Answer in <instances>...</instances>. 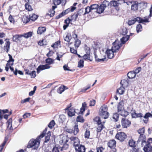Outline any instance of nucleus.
<instances>
[{"mask_svg":"<svg viewBox=\"0 0 152 152\" xmlns=\"http://www.w3.org/2000/svg\"><path fill=\"white\" fill-rule=\"evenodd\" d=\"M152 117V114H151L150 113H146L145 115L143 116L145 119H143L142 120L146 124H147L148 121L149 117Z\"/></svg>","mask_w":152,"mask_h":152,"instance_id":"393cba45","label":"nucleus"},{"mask_svg":"<svg viewBox=\"0 0 152 152\" xmlns=\"http://www.w3.org/2000/svg\"><path fill=\"white\" fill-rule=\"evenodd\" d=\"M83 59L85 61L89 60L90 61H92V58H90V53H86L83 56Z\"/></svg>","mask_w":152,"mask_h":152,"instance_id":"ea45409f","label":"nucleus"},{"mask_svg":"<svg viewBox=\"0 0 152 152\" xmlns=\"http://www.w3.org/2000/svg\"><path fill=\"white\" fill-rule=\"evenodd\" d=\"M8 56H9V59L8 60V61H7V63H13L14 60L13 59L12 56L10 54H8Z\"/></svg>","mask_w":152,"mask_h":152,"instance_id":"338daca9","label":"nucleus"},{"mask_svg":"<svg viewBox=\"0 0 152 152\" xmlns=\"http://www.w3.org/2000/svg\"><path fill=\"white\" fill-rule=\"evenodd\" d=\"M132 118H142L143 117V114L141 113H137L135 110H133V112L131 113Z\"/></svg>","mask_w":152,"mask_h":152,"instance_id":"5701e85b","label":"nucleus"},{"mask_svg":"<svg viewBox=\"0 0 152 152\" xmlns=\"http://www.w3.org/2000/svg\"><path fill=\"white\" fill-rule=\"evenodd\" d=\"M108 107L106 105L104 104L100 108L99 114V115L104 119L108 118L109 116V114L107 112Z\"/></svg>","mask_w":152,"mask_h":152,"instance_id":"20e7f679","label":"nucleus"},{"mask_svg":"<svg viewBox=\"0 0 152 152\" xmlns=\"http://www.w3.org/2000/svg\"><path fill=\"white\" fill-rule=\"evenodd\" d=\"M110 3L111 6L115 7L117 11L119 10V8L118 7L119 3H118L117 1H110Z\"/></svg>","mask_w":152,"mask_h":152,"instance_id":"2f4dec72","label":"nucleus"},{"mask_svg":"<svg viewBox=\"0 0 152 152\" xmlns=\"http://www.w3.org/2000/svg\"><path fill=\"white\" fill-rule=\"evenodd\" d=\"M78 13V14H74L72 15L70 18V20L72 21H75L77 19V18Z\"/></svg>","mask_w":152,"mask_h":152,"instance_id":"49530a36","label":"nucleus"},{"mask_svg":"<svg viewBox=\"0 0 152 152\" xmlns=\"http://www.w3.org/2000/svg\"><path fill=\"white\" fill-rule=\"evenodd\" d=\"M129 146L132 148L137 147L136 142L133 139H130L128 142Z\"/></svg>","mask_w":152,"mask_h":152,"instance_id":"c85d7f7f","label":"nucleus"},{"mask_svg":"<svg viewBox=\"0 0 152 152\" xmlns=\"http://www.w3.org/2000/svg\"><path fill=\"white\" fill-rule=\"evenodd\" d=\"M109 4L110 2L106 0H104L101 5L105 8L106 7L109 6Z\"/></svg>","mask_w":152,"mask_h":152,"instance_id":"6e6d98bb","label":"nucleus"},{"mask_svg":"<svg viewBox=\"0 0 152 152\" xmlns=\"http://www.w3.org/2000/svg\"><path fill=\"white\" fill-rule=\"evenodd\" d=\"M125 91V88L123 86H121L117 90V92L120 95L124 94Z\"/></svg>","mask_w":152,"mask_h":152,"instance_id":"e433bc0d","label":"nucleus"},{"mask_svg":"<svg viewBox=\"0 0 152 152\" xmlns=\"http://www.w3.org/2000/svg\"><path fill=\"white\" fill-rule=\"evenodd\" d=\"M51 132L50 131H49L48 133L45 134V139L44 142L45 143H47L50 140H52V142H53V140H55V137L54 136H52L53 137L52 140L51 139H50V137L51 136Z\"/></svg>","mask_w":152,"mask_h":152,"instance_id":"4468645a","label":"nucleus"},{"mask_svg":"<svg viewBox=\"0 0 152 152\" xmlns=\"http://www.w3.org/2000/svg\"><path fill=\"white\" fill-rule=\"evenodd\" d=\"M36 72L35 71L33 70L29 73V75L31 76V77L32 78H34L36 76Z\"/></svg>","mask_w":152,"mask_h":152,"instance_id":"e2e57ef3","label":"nucleus"},{"mask_svg":"<svg viewBox=\"0 0 152 152\" xmlns=\"http://www.w3.org/2000/svg\"><path fill=\"white\" fill-rule=\"evenodd\" d=\"M90 7L92 10H96L98 8V5L97 4H93L90 6Z\"/></svg>","mask_w":152,"mask_h":152,"instance_id":"69168bd1","label":"nucleus"},{"mask_svg":"<svg viewBox=\"0 0 152 152\" xmlns=\"http://www.w3.org/2000/svg\"><path fill=\"white\" fill-rule=\"evenodd\" d=\"M129 152H139V148L138 147H134L130 149Z\"/></svg>","mask_w":152,"mask_h":152,"instance_id":"0e129e2a","label":"nucleus"},{"mask_svg":"<svg viewBox=\"0 0 152 152\" xmlns=\"http://www.w3.org/2000/svg\"><path fill=\"white\" fill-rule=\"evenodd\" d=\"M141 142L142 143L146 142V138L145 134H143L140 135L137 142Z\"/></svg>","mask_w":152,"mask_h":152,"instance_id":"c756f323","label":"nucleus"},{"mask_svg":"<svg viewBox=\"0 0 152 152\" xmlns=\"http://www.w3.org/2000/svg\"><path fill=\"white\" fill-rule=\"evenodd\" d=\"M25 9L28 11H31L33 10L31 6L30 5L29 3H26L25 5Z\"/></svg>","mask_w":152,"mask_h":152,"instance_id":"a18cd8bd","label":"nucleus"},{"mask_svg":"<svg viewBox=\"0 0 152 152\" xmlns=\"http://www.w3.org/2000/svg\"><path fill=\"white\" fill-rule=\"evenodd\" d=\"M127 28L124 26L122 27L121 31H120L122 35H125L127 33Z\"/></svg>","mask_w":152,"mask_h":152,"instance_id":"c03bdc74","label":"nucleus"},{"mask_svg":"<svg viewBox=\"0 0 152 152\" xmlns=\"http://www.w3.org/2000/svg\"><path fill=\"white\" fill-rule=\"evenodd\" d=\"M85 12L83 13V15H86V14H88L89 12L91 11L92 10L91 9L90 6H87L85 9Z\"/></svg>","mask_w":152,"mask_h":152,"instance_id":"5fc2aeb1","label":"nucleus"},{"mask_svg":"<svg viewBox=\"0 0 152 152\" xmlns=\"http://www.w3.org/2000/svg\"><path fill=\"white\" fill-rule=\"evenodd\" d=\"M12 118H10L7 121L6 124L7 126V128L8 129L13 130V129H15L16 128V127H13L12 126Z\"/></svg>","mask_w":152,"mask_h":152,"instance_id":"412c9836","label":"nucleus"},{"mask_svg":"<svg viewBox=\"0 0 152 152\" xmlns=\"http://www.w3.org/2000/svg\"><path fill=\"white\" fill-rule=\"evenodd\" d=\"M51 67V66L47 64L44 65L42 64L40 65L37 69V73H39L41 71L49 69Z\"/></svg>","mask_w":152,"mask_h":152,"instance_id":"ddd939ff","label":"nucleus"},{"mask_svg":"<svg viewBox=\"0 0 152 152\" xmlns=\"http://www.w3.org/2000/svg\"><path fill=\"white\" fill-rule=\"evenodd\" d=\"M90 135V132L89 129H86L84 134L85 138L86 139H88Z\"/></svg>","mask_w":152,"mask_h":152,"instance_id":"4c0bfd02","label":"nucleus"},{"mask_svg":"<svg viewBox=\"0 0 152 152\" xmlns=\"http://www.w3.org/2000/svg\"><path fill=\"white\" fill-rule=\"evenodd\" d=\"M81 43V42L80 40L78 39H76L74 42V46L75 49L79 47Z\"/></svg>","mask_w":152,"mask_h":152,"instance_id":"58836bf2","label":"nucleus"},{"mask_svg":"<svg viewBox=\"0 0 152 152\" xmlns=\"http://www.w3.org/2000/svg\"><path fill=\"white\" fill-rule=\"evenodd\" d=\"M94 56L95 61L97 62H103L107 60H106V56L105 55L104 56L103 58H99L98 56L96 53H94Z\"/></svg>","mask_w":152,"mask_h":152,"instance_id":"a878e982","label":"nucleus"},{"mask_svg":"<svg viewBox=\"0 0 152 152\" xmlns=\"http://www.w3.org/2000/svg\"><path fill=\"white\" fill-rule=\"evenodd\" d=\"M55 123L54 120H52L48 125V126L50 129H52L55 125Z\"/></svg>","mask_w":152,"mask_h":152,"instance_id":"680f3d73","label":"nucleus"},{"mask_svg":"<svg viewBox=\"0 0 152 152\" xmlns=\"http://www.w3.org/2000/svg\"><path fill=\"white\" fill-rule=\"evenodd\" d=\"M70 139L71 141H73V142H80L78 138L77 137H72L70 138Z\"/></svg>","mask_w":152,"mask_h":152,"instance_id":"bf43d9fd","label":"nucleus"},{"mask_svg":"<svg viewBox=\"0 0 152 152\" xmlns=\"http://www.w3.org/2000/svg\"><path fill=\"white\" fill-rule=\"evenodd\" d=\"M43 136L44 135L42 134L38 136L35 139H31L28 142L27 148H30L34 147V149H37L39 146L40 140Z\"/></svg>","mask_w":152,"mask_h":152,"instance_id":"f257e3e1","label":"nucleus"},{"mask_svg":"<svg viewBox=\"0 0 152 152\" xmlns=\"http://www.w3.org/2000/svg\"><path fill=\"white\" fill-rule=\"evenodd\" d=\"M131 121L128 119L122 118L121 120V124L123 128H127L131 125Z\"/></svg>","mask_w":152,"mask_h":152,"instance_id":"9d476101","label":"nucleus"},{"mask_svg":"<svg viewBox=\"0 0 152 152\" xmlns=\"http://www.w3.org/2000/svg\"><path fill=\"white\" fill-rule=\"evenodd\" d=\"M64 0H53V3L54 4L52 7V9L50 10V12H49L50 14H48V15H49L50 17H53L55 15V11L54 10L57 8V5L60 4Z\"/></svg>","mask_w":152,"mask_h":152,"instance_id":"39448f33","label":"nucleus"},{"mask_svg":"<svg viewBox=\"0 0 152 152\" xmlns=\"http://www.w3.org/2000/svg\"><path fill=\"white\" fill-rule=\"evenodd\" d=\"M115 137L116 139L122 142L127 138V136L125 133L123 132H119L117 133Z\"/></svg>","mask_w":152,"mask_h":152,"instance_id":"423d86ee","label":"nucleus"},{"mask_svg":"<svg viewBox=\"0 0 152 152\" xmlns=\"http://www.w3.org/2000/svg\"><path fill=\"white\" fill-rule=\"evenodd\" d=\"M143 149L145 152H152V146L149 143L145 145Z\"/></svg>","mask_w":152,"mask_h":152,"instance_id":"4be33fe9","label":"nucleus"},{"mask_svg":"<svg viewBox=\"0 0 152 152\" xmlns=\"http://www.w3.org/2000/svg\"><path fill=\"white\" fill-rule=\"evenodd\" d=\"M86 149L85 146L82 145H80L79 147H76L75 149L76 151L78 152H85Z\"/></svg>","mask_w":152,"mask_h":152,"instance_id":"cd10ccee","label":"nucleus"},{"mask_svg":"<svg viewBox=\"0 0 152 152\" xmlns=\"http://www.w3.org/2000/svg\"><path fill=\"white\" fill-rule=\"evenodd\" d=\"M66 119V116L64 115H61L59 116V121L61 123H63Z\"/></svg>","mask_w":152,"mask_h":152,"instance_id":"13d9d810","label":"nucleus"},{"mask_svg":"<svg viewBox=\"0 0 152 152\" xmlns=\"http://www.w3.org/2000/svg\"><path fill=\"white\" fill-rule=\"evenodd\" d=\"M105 9V8L101 4L99 7L98 6V8L95 11L97 13L101 14L103 12Z\"/></svg>","mask_w":152,"mask_h":152,"instance_id":"c9c22d12","label":"nucleus"},{"mask_svg":"<svg viewBox=\"0 0 152 152\" xmlns=\"http://www.w3.org/2000/svg\"><path fill=\"white\" fill-rule=\"evenodd\" d=\"M116 144V141L114 139L110 140L108 142V146L111 149L110 152H116L117 150L115 148Z\"/></svg>","mask_w":152,"mask_h":152,"instance_id":"f8f14e48","label":"nucleus"},{"mask_svg":"<svg viewBox=\"0 0 152 152\" xmlns=\"http://www.w3.org/2000/svg\"><path fill=\"white\" fill-rule=\"evenodd\" d=\"M113 45L111 49L115 52L118 51L122 45L121 43L116 40L113 43Z\"/></svg>","mask_w":152,"mask_h":152,"instance_id":"9b49d317","label":"nucleus"},{"mask_svg":"<svg viewBox=\"0 0 152 152\" xmlns=\"http://www.w3.org/2000/svg\"><path fill=\"white\" fill-rule=\"evenodd\" d=\"M45 61L46 63L47 64H49V65L53 64L54 63V60L50 58H48L46 59L45 60Z\"/></svg>","mask_w":152,"mask_h":152,"instance_id":"a19ab883","label":"nucleus"},{"mask_svg":"<svg viewBox=\"0 0 152 152\" xmlns=\"http://www.w3.org/2000/svg\"><path fill=\"white\" fill-rule=\"evenodd\" d=\"M142 30V27L140 24H137L136 26V30L137 33L141 31Z\"/></svg>","mask_w":152,"mask_h":152,"instance_id":"8fccbe9b","label":"nucleus"},{"mask_svg":"<svg viewBox=\"0 0 152 152\" xmlns=\"http://www.w3.org/2000/svg\"><path fill=\"white\" fill-rule=\"evenodd\" d=\"M68 138L66 136H64L59 141L60 143L63 145V146L61 148V150L62 151L63 149H66L69 147V145L66 143L68 141Z\"/></svg>","mask_w":152,"mask_h":152,"instance_id":"6e6552de","label":"nucleus"},{"mask_svg":"<svg viewBox=\"0 0 152 152\" xmlns=\"http://www.w3.org/2000/svg\"><path fill=\"white\" fill-rule=\"evenodd\" d=\"M60 147H54L52 150V152H60Z\"/></svg>","mask_w":152,"mask_h":152,"instance_id":"774afa93","label":"nucleus"},{"mask_svg":"<svg viewBox=\"0 0 152 152\" xmlns=\"http://www.w3.org/2000/svg\"><path fill=\"white\" fill-rule=\"evenodd\" d=\"M10 43L9 41H7L4 46V49L7 53H8L10 49Z\"/></svg>","mask_w":152,"mask_h":152,"instance_id":"72a5a7b5","label":"nucleus"},{"mask_svg":"<svg viewBox=\"0 0 152 152\" xmlns=\"http://www.w3.org/2000/svg\"><path fill=\"white\" fill-rule=\"evenodd\" d=\"M87 104L86 102H83L82 104V107L80 108V112L79 113L83 114V113L85 111L86 108V107Z\"/></svg>","mask_w":152,"mask_h":152,"instance_id":"f704fd0d","label":"nucleus"},{"mask_svg":"<svg viewBox=\"0 0 152 152\" xmlns=\"http://www.w3.org/2000/svg\"><path fill=\"white\" fill-rule=\"evenodd\" d=\"M76 121L77 122L83 123L84 122L85 120L83 116L81 115H79L77 118Z\"/></svg>","mask_w":152,"mask_h":152,"instance_id":"09e8293b","label":"nucleus"},{"mask_svg":"<svg viewBox=\"0 0 152 152\" xmlns=\"http://www.w3.org/2000/svg\"><path fill=\"white\" fill-rule=\"evenodd\" d=\"M71 39L72 37L71 34H70L68 33L64 38V40L68 42H69Z\"/></svg>","mask_w":152,"mask_h":152,"instance_id":"de8ad7c7","label":"nucleus"},{"mask_svg":"<svg viewBox=\"0 0 152 152\" xmlns=\"http://www.w3.org/2000/svg\"><path fill=\"white\" fill-rule=\"evenodd\" d=\"M129 38V35H127L125 37H124L121 39V41L122 44H124L126 42L128 41Z\"/></svg>","mask_w":152,"mask_h":152,"instance_id":"37998d69","label":"nucleus"},{"mask_svg":"<svg viewBox=\"0 0 152 152\" xmlns=\"http://www.w3.org/2000/svg\"><path fill=\"white\" fill-rule=\"evenodd\" d=\"M117 113H114L113 116V118L115 120V122H117L118 121L119 115Z\"/></svg>","mask_w":152,"mask_h":152,"instance_id":"4d7b16f0","label":"nucleus"},{"mask_svg":"<svg viewBox=\"0 0 152 152\" xmlns=\"http://www.w3.org/2000/svg\"><path fill=\"white\" fill-rule=\"evenodd\" d=\"M60 44L61 41L60 40H58L53 43L51 45V47L54 48H57L60 45Z\"/></svg>","mask_w":152,"mask_h":152,"instance_id":"3c124183","label":"nucleus"},{"mask_svg":"<svg viewBox=\"0 0 152 152\" xmlns=\"http://www.w3.org/2000/svg\"><path fill=\"white\" fill-rule=\"evenodd\" d=\"M33 34V32L31 31H29L28 32L22 34H15L13 37V41L14 42H17L18 41L21 40L22 37L28 38L31 37Z\"/></svg>","mask_w":152,"mask_h":152,"instance_id":"7ed1b4c3","label":"nucleus"},{"mask_svg":"<svg viewBox=\"0 0 152 152\" xmlns=\"http://www.w3.org/2000/svg\"><path fill=\"white\" fill-rule=\"evenodd\" d=\"M84 61L83 60L81 59L78 62L77 67L80 68H82L84 66Z\"/></svg>","mask_w":152,"mask_h":152,"instance_id":"864d4df0","label":"nucleus"},{"mask_svg":"<svg viewBox=\"0 0 152 152\" xmlns=\"http://www.w3.org/2000/svg\"><path fill=\"white\" fill-rule=\"evenodd\" d=\"M132 4V10L136 11L138 10V3L137 1H133L130 2Z\"/></svg>","mask_w":152,"mask_h":152,"instance_id":"aec40b11","label":"nucleus"},{"mask_svg":"<svg viewBox=\"0 0 152 152\" xmlns=\"http://www.w3.org/2000/svg\"><path fill=\"white\" fill-rule=\"evenodd\" d=\"M38 16L34 14H32L29 15V17L26 21V23L28 22L31 20L32 21H35L38 18Z\"/></svg>","mask_w":152,"mask_h":152,"instance_id":"f3484780","label":"nucleus"},{"mask_svg":"<svg viewBox=\"0 0 152 152\" xmlns=\"http://www.w3.org/2000/svg\"><path fill=\"white\" fill-rule=\"evenodd\" d=\"M118 114L121 116L124 117H126L129 114V112L127 111L126 110L121 111L118 113Z\"/></svg>","mask_w":152,"mask_h":152,"instance_id":"7c9ffc66","label":"nucleus"},{"mask_svg":"<svg viewBox=\"0 0 152 152\" xmlns=\"http://www.w3.org/2000/svg\"><path fill=\"white\" fill-rule=\"evenodd\" d=\"M44 39H42V40L39 41L38 43V44L40 46H44L47 45V42L45 41H44Z\"/></svg>","mask_w":152,"mask_h":152,"instance_id":"603ef678","label":"nucleus"},{"mask_svg":"<svg viewBox=\"0 0 152 152\" xmlns=\"http://www.w3.org/2000/svg\"><path fill=\"white\" fill-rule=\"evenodd\" d=\"M124 103L123 101H121L119 102L117 107V112L118 113L124 109Z\"/></svg>","mask_w":152,"mask_h":152,"instance_id":"a211bd4d","label":"nucleus"},{"mask_svg":"<svg viewBox=\"0 0 152 152\" xmlns=\"http://www.w3.org/2000/svg\"><path fill=\"white\" fill-rule=\"evenodd\" d=\"M46 31V28L45 27H39L37 30V33L39 35L42 34Z\"/></svg>","mask_w":152,"mask_h":152,"instance_id":"473e14b6","label":"nucleus"},{"mask_svg":"<svg viewBox=\"0 0 152 152\" xmlns=\"http://www.w3.org/2000/svg\"><path fill=\"white\" fill-rule=\"evenodd\" d=\"M76 8L75 7H71L70 8H68L66 10L63 11L62 12L57 15L56 17V19H58L68 14L69 12H73Z\"/></svg>","mask_w":152,"mask_h":152,"instance_id":"0eeeda50","label":"nucleus"},{"mask_svg":"<svg viewBox=\"0 0 152 152\" xmlns=\"http://www.w3.org/2000/svg\"><path fill=\"white\" fill-rule=\"evenodd\" d=\"M67 88H66V87L64 85L61 86L58 89L57 92L59 94H61Z\"/></svg>","mask_w":152,"mask_h":152,"instance_id":"79ce46f5","label":"nucleus"},{"mask_svg":"<svg viewBox=\"0 0 152 152\" xmlns=\"http://www.w3.org/2000/svg\"><path fill=\"white\" fill-rule=\"evenodd\" d=\"M114 52L112 49H107L105 52L108 58L110 59L113 58L114 56Z\"/></svg>","mask_w":152,"mask_h":152,"instance_id":"2eb2a0df","label":"nucleus"},{"mask_svg":"<svg viewBox=\"0 0 152 152\" xmlns=\"http://www.w3.org/2000/svg\"><path fill=\"white\" fill-rule=\"evenodd\" d=\"M72 106V103H71L65 109V110H68L67 114L69 117H72L75 115V109L73 107H71Z\"/></svg>","mask_w":152,"mask_h":152,"instance_id":"1a4fd4ad","label":"nucleus"},{"mask_svg":"<svg viewBox=\"0 0 152 152\" xmlns=\"http://www.w3.org/2000/svg\"><path fill=\"white\" fill-rule=\"evenodd\" d=\"M135 71L136 72L131 71L128 73L127 76L129 79H132L134 78L136 76V73H138L140 72L137 69H136Z\"/></svg>","mask_w":152,"mask_h":152,"instance_id":"dca6fc26","label":"nucleus"},{"mask_svg":"<svg viewBox=\"0 0 152 152\" xmlns=\"http://www.w3.org/2000/svg\"><path fill=\"white\" fill-rule=\"evenodd\" d=\"M72 21L69 17L66 18L64 21V23L65 24L63 26V28L64 30H65L69 26V24Z\"/></svg>","mask_w":152,"mask_h":152,"instance_id":"bb28decb","label":"nucleus"},{"mask_svg":"<svg viewBox=\"0 0 152 152\" xmlns=\"http://www.w3.org/2000/svg\"><path fill=\"white\" fill-rule=\"evenodd\" d=\"M137 132L140 135L144 134L145 132V128L144 127L139 129L137 130Z\"/></svg>","mask_w":152,"mask_h":152,"instance_id":"052dcab7","label":"nucleus"},{"mask_svg":"<svg viewBox=\"0 0 152 152\" xmlns=\"http://www.w3.org/2000/svg\"><path fill=\"white\" fill-rule=\"evenodd\" d=\"M93 121L97 124L96 128V132L97 133L100 132L105 128V122H102L100 117L98 116L96 117L93 119Z\"/></svg>","mask_w":152,"mask_h":152,"instance_id":"f03ea898","label":"nucleus"},{"mask_svg":"<svg viewBox=\"0 0 152 152\" xmlns=\"http://www.w3.org/2000/svg\"><path fill=\"white\" fill-rule=\"evenodd\" d=\"M78 127V123H75V125L73 127V129H72L73 133L75 135H76L79 132V129Z\"/></svg>","mask_w":152,"mask_h":152,"instance_id":"6ab92c4d","label":"nucleus"},{"mask_svg":"<svg viewBox=\"0 0 152 152\" xmlns=\"http://www.w3.org/2000/svg\"><path fill=\"white\" fill-rule=\"evenodd\" d=\"M135 21L138 22L139 23H147L149 22L148 18H146L143 19L142 18L139 17H137L135 18Z\"/></svg>","mask_w":152,"mask_h":152,"instance_id":"b1692460","label":"nucleus"}]
</instances>
